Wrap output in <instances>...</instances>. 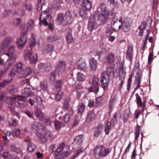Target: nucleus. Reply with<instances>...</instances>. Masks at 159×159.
<instances>
[{"label": "nucleus", "instance_id": "f257e3e1", "mask_svg": "<svg viewBox=\"0 0 159 159\" xmlns=\"http://www.w3.org/2000/svg\"><path fill=\"white\" fill-rule=\"evenodd\" d=\"M112 149L111 148H107L102 144L97 145L94 148L93 154L96 159L105 157L111 152Z\"/></svg>", "mask_w": 159, "mask_h": 159}, {"label": "nucleus", "instance_id": "f03ea898", "mask_svg": "<svg viewBox=\"0 0 159 159\" xmlns=\"http://www.w3.org/2000/svg\"><path fill=\"white\" fill-rule=\"evenodd\" d=\"M39 20V24L40 25H43L45 26L48 24L49 29H53V20L50 15L48 9H46L42 13Z\"/></svg>", "mask_w": 159, "mask_h": 159}, {"label": "nucleus", "instance_id": "7ed1b4c3", "mask_svg": "<svg viewBox=\"0 0 159 159\" xmlns=\"http://www.w3.org/2000/svg\"><path fill=\"white\" fill-rule=\"evenodd\" d=\"M15 47L12 45L8 49L7 52H4V54L9 57L5 63V69L7 70L14 63L16 58V55L15 54Z\"/></svg>", "mask_w": 159, "mask_h": 159}, {"label": "nucleus", "instance_id": "20e7f679", "mask_svg": "<svg viewBox=\"0 0 159 159\" xmlns=\"http://www.w3.org/2000/svg\"><path fill=\"white\" fill-rule=\"evenodd\" d=\"M70 153V146L62 143L57 149L55 157L57 159H61L68 156Z\"/></svg>", "mask_w": 159, "mask_h": 159}, {"label": "nucleus", "instance_id": "39448f33", "mask_svg": "<svg viewBox=\"0 0 159 159\" xmlns=\"http://www.w3.org/2000/svg\"><path fill=\"white\" fill-rule=\"evenodd\" d=\"M7 100L12 101L11 103V104H12L14 101H16V106L20 108H25L28 105L27 102L26 101L25 98L23 96L15 95L13 97L8 98Z\"/></svg>", "mask_w": 159, "mask_h": 159}, {"label": "nucleus", "instance_id": "423d86ee", "mask_svg": "<svg viewBox=\"0 0 159 159\" xmlns=\"http://www.w3.org/2000/svg\"><path fill=\"white\" fill-rule=\"evenodd\" d=\"M101 14L99 16V20L102 22H105L106 20L109 18V11L104 3H102L100 5Z\"/></svg>", "mask_w": 159, "mask_h": 159}, {"label": "nucleus", "instance_id": "0eeeda50", "mask_svg": "<svg viewBox=\"0 0 159 159\" xmlns=\"http://www.w3.org/2000/svg\"><path fill=\"white\" fill-rule=\"evenodd\" d=\"M24 57L25 59L28 60L32 64H35L37 62V55L34 52L32 53L31 49H25L24 51Z\"/></svg>", "mask_w": 159, "mask_h": 159}, {"label": "nucleus", "instance_id": "6e6552de", "mask_svg": "<svg viewBox=\"0 0 159 159\" xmlns=\"http://www.w3.org/2000/svg\"><path fill=\"white\" fill-rule=\"evenodd\" d=\"M27 32H22L21 33L20 37L17 39L16 43L19 49H22L24 46L27 40Z\"/></svg>", "mask_w": 159, "mask_h": 159}, {"label": "nucleus", "instance_id": "1a4fd4ad", "mask_svg": "<svg viewBox=\"0 0 159 159\" xmlns=\"http://www.w3.org/2000/svg\"><path fill=\"white\" fill-rule=\"evenodd\" d=\"M37 135L39 140L42 143L45 142L53 138V134L52 132L49 130L46 131L44 135L38 133Z\"/></svg>", "mask_w": 159, "mask_h": 159}, {"label": "nucleus", "instance_id": "9d476101", "mask_svg": "<svg viewBox=\"0 0 159 159\" xmlns=\"http://www.w3.org/2000/svg\"><path fill=\"white\" fill-rule=\"evenodd\" d=\"M23 65L21 62H19L16 64L14 66L13 70L11 72V76H14L17 74L19 75L23 70Z\"/></svg>", "mask_w": 159, "mask_h": 159}, {"label": "nucleus", "instance_id": "9b49d317", "mask_svg": "<svg viewBox=\"0 0 159 159\" xmlns=\"http://www.w3.org/2000/svg\"><path fill=\"white\" fill-rule=\"evenodd\" d=\"M118 74L119 80L121 81L120 83L119 84V88L120 89L122 87L124 83V80L126 74L125 69L124 68L123 66H120L119 68Z\"/></svg>", "mask_w": 159, "mask_h": 159}, {"label": "nucleus", "instance_id": "f8f14e48", "mask_svg": "<svg viewBox=\"0 0 159 159\" xmlns=\"http://www.w3.org/2000/svg\"><path fill=\"white\" fill-rule=\"evenodd\" d=\"M122 18L121 16L119 19L117 18L116 21H112L111 23V26L113 30L118 31L122 27Z\"/></svg>", "mask_w": 159, "mask_h": 159}, {"label": "nucleus", "instance_id": "ddd939ff", "mask_svg": "<svg viewBox=\"0 0 159 159\" xmlns=\"http://www.w3.org/2000/svg\"><path fill=\"white\" fill-rule=\"evenodd\" d=\"M109 78L107 77L104 72L101 75V82L102 87L104 90H107L108 87V80Z\"/></svg>", "mask_w": 159, "mask_h": 159}, {"label": "nucleus", "instance_id": "4468645a", "mask_svg": "<svg viewBox=\"0 0 159 159\" xmlns=\"http://www.w3.org/2000/svg\"><path fill=\"white\" fill-rule=\"evenodd\" d=\"M131 24V20L129 18L125 19L123 22H122V27L123 31L128 32L130 29Z\"/></svg>", "mask_w": 159, "mask_h": 159}, {"label": "nucleus", "instance_id": "2eb2a0df", "mask_svg": "<svg viewBox=\"0 0 159 159\" xmlns=\"http://www.w3.org/2000/svg\"><path fill=\"white\" fill-rule=\"evenodd\" d=\"M12 39L11 37H7L3 41L2 43V50L4 52H7L8 48H9L10 47L8 48V46L11 44Z\"/></svg>", "mask_w": 159, "mask_h": 159}, {"label": "nucleus", "instance_id": "dca6fc26", "mask_svg": "<svg viewBox=\"0 0 159 159\" xmlns=\"http://www.w3.org/2000/svg\"><path fill=\"white\" fill-rule=\"evenodd\" d=\"M66 66V63L64 61H61L57 64L55 69L56 72L60 74L64 71Z\"/></svg>", "mask_w": 159, "mask_h": 159}, {"label": "nucleus", "instance_id": "f3484780", "mask_svg": "<svg viewBox=\"0 0 159 159\" xmlns=\"http://www.w3.org/2000/svg\"><path fill=\"white\" fill-rule=\"evenodd\" d=\"M98 27L94 17L90 18L88 24V28L89 30L92 31L93 30L96 29Z\"/></svg>", "mask_w": 159, "mask_h": 159}, {"label": "nucleus", "instance_id": "a211bd4d", "mask_svg": "<svg viewBox=\"0 0 159 159\" xmlns=\"http://www.w3.org/2000/svg\"><path fill=\"white\" fill-rule=\"evenodd\" d=\"M133 57V48L132 45L128 46L126 53V59L131 61L132 60Z\"/></svg>", "mask_w": 159, "mask_h": 159}, {"label": "nucleus", "instance_id": "6ab92c4d", "mask_svg": "<svg viewBox=\"0 0 159 159\" xmlns=\"http://www.w3.org/2000/svg\"><path fill=\"white\" fill-rule=\"evenodd\" d=\"M107 53V50L106 48H103L98 52L96 50H94L92 52V54L94 56L98 55L99 58H103L104 56Z\"/></svg>", "mask_w": 159, "mask_h": 159}, {"label": "nucleus", "instance_id": "aec40b11", "mask_svg": "<svg viewBox=\"0 0 159 159\" xmlns=\"http://www.w3.org/2000/svg\"><path fill=\"white\" fill-rule=\"evenodd\" d=\"M76 64L80 70H83L85 69L87 67V65L84 59L81 58L78 60Z\"/></svg>", "mask_w": 159, "mask_h": 159}, {"label": "nucleus", "instance_id": "412c9836", "mask_svg": "<svg viewBox=\"0 0 159 159\" xmlns=\"http://www.w3.org/2000/svg\"><path fill=\"white\" fill-rule=\"evenodd\" d=\"M72 32L71 29L70 28H68L65 30V35L66 38L68 43H70L73 40Z\"/></svg>", "mask_w": 159, "mask_h": 159}, {"label": "nucleus", "instance_id": "4be33fe9", "mask_svg": "<svg viewBox=\"0 0 159 159\" xmlns=\"http://www.w3.org/2000/svg\"><path fill=\"white\" fill-rule=\"evenodd\" d=\"M89 66L92 71L96 70L98 66L97 61L94 58H91L89 61Z\"/></svg>", "mask_w": 159, "mask_h": 159}, {"label": "nucleus", "instance_id": "5701e85b", "mask_svg": "<svg viewBox=\"0 0 159 159\" xmlns=\"http://www.w3.org/2000/svg\"><path fill=\"white\" fill-rule=\"evenodd\" d=\"M151 24V21L150 20H147L146 21L142 22L141 25L139 27V28L146 29L147 31H149L150 27Z\"/></svg>", "mask_w": 159, "mask_h": 159}, {"label": "nucleus", "instance_id": "b1692460", "mask_svg": "<svg viewBox=\"0 0 159 159\" xmlns=\"http://www.w3.org/2000/svg\"><path fill=\"white\" fill-rule=\"evenodd\" d=\"M103 125L102 124H99L95 127L94 129V136L96 137H98L101 133L103 129Z\"/></svg>", "mask_w": 159, "mask_h": 159}, {"label": "nucleus", "instance_id": "393cba45", "mask_svg": "<svg viewBox=\"0 0 159 159\" xmlns=\"http://www.w3.org/2000/svg\"><path fill=\"white\" fill-rule=\"evenodd\" d=\"M36 26L34 20L32 19H29L26 24L27 30H32Z\"/></svg>", "mask_w": 159, "mask_h": 159}, {"label": "nucleus", "instance_id": "a878e982", "mask_svg": "<svg viewBox=\"0 0 159 159\" xmlns=\"http://www.w3.org/2000/svg\"><path fill=\"white\" fill-rule=\"evenodd\" d=\"M25 141L27 142V149L29 152H33L35 148V145L31 142L30 139H25Z\"/></svg>", "mask_w": 159, "mask_h": 159}, {"label": "nucleus", "instance_id": "bb28decb", "mask_svg": "<svg viewBox=\"0 0 159 159\" xmlns=\"http://www.w3.org/2000/svg\"><path fill=\"white\" fill-rule=\"evenodd\" d=\"M105 59L107 60L108 64H112L115 61L114 54L112 52L109 53L105 58Z\"/></svg>", "mask_w": 159, "mask_h": 159}, {"label": "nucleus", "instance_id": "cd10ccee", "mask_svg": "<svg viewBox=\"0 0 159 159\" xmlns=\"http://www.w3.org/2000/svg\"><path fill=\"white\" fill-rule=\"evenodd\" d=\"M32 128L33 129L37 131H39L43 128V125L38 122H34L32 125Z\"/></svg>", "mask_w": 159, "mask_h": 159}, {"label": "nucleus", "instance_id": "c85d7f7f", "mask_svg": "<svg viewBox=\"0 0 159 159\" xmlns=\"http://www.w3.org/2000/svg\"><path fill=\"white\" fill-rule=\"evenodd\" d=\"M82 6L85 9L89 10L92 7V3L89 0H83L82 2Z\"/></svg>", "mask_w": 159, "mask_h": 159}, {"label": "nucleus", "instance_id": "c756f323", "mask_svg": "<svg viewBox=\"0 0 159 159\" xmlns=\"http://www.w3.org/2000/svg\"><path fill=\"white\" fill-rule=\"evenodd\" d=\"M116 98L115 95H112L109 100L108 107L110 110L114 107L116 102Z\"/></svg>", "mask_w": 159, "mask_h": 159}, {"label": "nucleus", "instance_id": "7c9ffc66", "mask_svg": "<svg viewBox=\"0 0 159 159\" xmlns=\"http://www.w3.org/2000/svg\"><path fill=\"white\" fill-rule=\"evenodd\" d=\"M22 93L25 96L30 97L34 95L33 92L31 91L30 89L28 87L25 88L22 91Z\"/></svg>", "mask_w": 159, "mask_h": 159}, {"label": "nucleus", "instance_id": "2f4dec72", "mask_svg": "<svg viewBox=\"0 0 159 159\" xmlns=\"http://www.w3.org/2000/svg\"><path fill=\"white\" fill-rule=\"evenodd\" d=\"M104 102V99L103 97L100 96L97 97L95 100V106L96 107H100L103 104Z\"/></svg>", "mask_w": 159, "mask_h": 159}, {"label": "nucleus", "instance_id": "473e14b6", "mask_svg": "<svg viewBox=\"0 0 159 159\" xmlns=\"http://www.w3.org/2000/svg\"><path fill=\"white\" fill-rule=\"evenodd\" d=\"M63 108L66 112H70L73 114V110L71 107L69 106V103L67 101H65L63 105Z\"/></svg>", "mask_w": 159, "mask_h": 159}, {"label": "nucleus", "instance_id": "72a5a7b5", "mask_svg": "<svg viewBox=\"0 0 159 159\" xmlns=\"http://www.w3.org/2000/svg\"><path fill=\"white\" fill-rule=\"evenodd\" d=\"M58 21L61 25H66L67 23L65 20L64 16L63 14H60L57 18Z\"/></svg>", "mask_w": 159, "mask_h": 159}, {"label": "nucleus", "instance_id": "f704fd0d", "mask_svg": "<svg viewBox=\"0 0 159 159\" xmlns=\"http://www.w3.org/2000/svg\"><path fill=\"white\" fill-rule=\"evenodd\" d=\"M114 68L112 67H108L107 69L106 72H105L106 75L107 77L109 78V77L112 75L114 77Z\"/></svg>", "mask_w": 159, "mask_h": 159}, {"label": "nucleus", "instance_id": "c9c22d12", "mask_svg": "<svg viewBox=\"0 0 159 159\" xmlns=\"http://www.w3.org/2000/svg\"><path fill=\"white\" fill-rule=\"evenodd\" d=\"M54 47L52 44H48L44 46L43 51V53H48L52 51Z\"/></svg>", "mask_w": 159, "mask_h": 159}, {"label": "nucleus", "instance_id": "e433bc0d", "mask_svg": "<svg viewBox=\"0 0 159 159\" xmlns=\"http://www.w3.org/2000/svg\"><path fill=\"white\" fill-rule=\"evenodd\" d=\"M100 85H92L89 89V92H94L97 93L99 90V87Z\"/></svg>", "mask_w": 159, "mask_h": 159}, {"label": "nucleus", "instance_id": "4c0bfd02", "mask_svg": "<svg viewBox=\"0 0 159 159\" xmlns=\"http://www.w3.org/2000/svg\"><path fill=\"white\" fill-rule=\"evenodd\" d=\"M40 87L41 89L43 91L47 90L48 88V83L46 80H43L40 82Z\"/></svg>", "mask_w": 159, "mask_h": 159}, {"label": "nucleus", "instance_id": "58836bf2", "mask_svg": "<svg viewBox=\"0 0 159 159\" xmlns=\"http://www.w3.org/2000/svg\"><path fill=\"white\" fill-rule=\"evenodd\" d=\"M83 136L81 135H79L77 136L74 139L73 143L75 144L80 145L82 143Z\"/></svg>", "mask_w": 159, "mask_h": 159}, {"label": "nucleus", "instance_id": "ea45409f", "mask_svg": "<svg viewBox=\"0 0 159 159\" xmlns=\"http://www.w3.org/2000/svg\"><path fill=\"white\" fill-rule=\"evenodd\" d=\"M111 129V124L109 121H107L105 123V131L106 134H108L110 131Z\"/></svg>", "mask_w": 159, "mask_h": 159}, {"label": "nucleus", "instance_id": "a19ab883", "mask_svg": "<svg viewBox=\"0 0 159 159\" xmlns=\"http://www.w3.org/2000/svg\"><path fill=\"white\" fill-rule=\"evenodd\" d=\"M64 15L67 23L71 20L72 18V15L70 11H67Z\"/></svg>", "mask_w": 159, "mask_h": 159}, {"label": "nucleus", "instance_id": "79ce46f5", "mask_svg": "<svg viewBox=\"0 0 159 159\" xmlns=\"http://www.w3.org/2000/svg\"><path fill=\"white\" fill-rule=\"evenodd\" d=\"M60 3L59 0H53L52 2V7L54 9L58 8L60 6Z\"/></svg>", "mask_w": 159, "mask_h": 159}, {"label": "nucleus", "instance_id": "37998d69", "mask_svg": "<svg viewBox=\"0 0 159 159\" xmlns=\"http://www.w3.org/2000/svg\"><path fill=\"white\" fill-rule=\"evenodd\" d=\"M85 108V106L84 104L80 103L78 106V113L80 115L82 114Z\"/></svg>", "mask_w": 159, "mask_h": 159}, {"label": "nucleus", "instance_id": "c03bdc74", "mask_svg": "<svg viewBox=\"0 0 159 159\" xmlns=\"http://www.w3.org/2000/svg\"><path fill=\"white\" fill-rule=\"evenodd\" d=\"M39 69L42 71H47L48 66L46 64L41 63L38 66Z\"/></svg>", "mask_w": 159, "mask_h": 159}, {"label": "nucleus", "instance_id": "a18cd8bd", "mask_svg": "<svg viewBox=\"0 0 159 159\" xmlns=\"http://www.w3.org/2000/svg\"><path fill=\"white\" fill-rule=\"evenodd\" d=\"M80 15L83 19L87 20L88 18V16L85 10L83 9H80L79 11Z\"/></svg>", "mask_w": 159, "mask_h": 159}, {"label": "nucleus", "instance_id": "49530a36", "mask_svg": "<svg viewBox=\"0 0 159 159\" xmlns=\"http://www.w3.org/2000/svg\"><path fill=\"white\" fill-rule=\"evenodd\" d=\"M95 116V114L93 111H90L88 114L86 118V121L89 122L93 120L94 119Z\"/></svg>", "mask_w": 159, "mask_h": 159}, {"label": "nucleus", "instance_id": "de8ad7c7", "mask_svg": "<svg viewBox=\"0 0 159 159\" xmlns=\"http://www.w3.org/2000/svg\"><path fill=\"white\" fill-rule=\"evenodd\" d=\"M73 115V114H71L70 112H66L63 118V120L64 122L67 123L69 122L70 120L71 116Z\"/></svg>", "mask_w": 159, "mask_h": 159}, {"label": "nucleus", "instance_id": "09e8293b", "mask_svg": "<svg viewBox=\"0 0 159 159\" xmlns=\"http://www.w3.org/2000/svg\"><path fill=\"white\" fill-rule=\"evenodd\" d=\"M85 78V76L83 74L78 72L77 74V80L79 81H84Z\"/></svg>", "mask_w": 159, "mask_h": 159}, {"label": "nucleus", "instance_id": "8fccbe9b", "mask_svg": "<svg viewBox=\"0 0 159 159\" xmlns=\"http://www.w3.org/2000/svg\"><path fill=\"white\" fill-rule=\"evenodd\" d=\"M8 90L11 93H13L17 91L18 88L16 86L11 85L9 87Z\"/></svg>", "mask_w": 159, "mask_h": 159}, {"label": "nucleus", "instance_id": "3c124183", "mask_svg": "<svg viewBox=\"0 0 159 159\" xmlns=\"http://www.w3.org/2000/svg\"><path fill=\"white\" fill-rule=\"evenodd\" d=\"M129 111L128 110H125L123 114L124 121V122H126L129 118Z\"/></svg>", "mask_w": 159, "mask_h": 159}, {"label": "nucleus", "instance_id": "603ef678", "mask_svg": "<svg viewBox=\"0 0 159 159\" xmlns=\"http://www.w3.org/2000/svg\"><path fill=\"white\" fill-rule=\"evenodd\" d=\"M63 95V92L62 91L59 92L56 95L55 99L57 101H60L62 98Z\"/></svg>", "mask_w": 159, "mask_h": 159}, {"label": "nucleus", "instance_id": "864d4df0", "mask_svg": "<svg viewBox=\"0 0 159 159\" xmlns=\"http://www.w3.org/2000/svg\"><path fill=\"white\" fill-rule=\"evenodd\" d=\"M117 114L116 112H115L113 115V117L111 119V122L113 125H115L117 124Z\"/></svg>", "mask_w": 159, "mask_h": 159}, {"label": "nucleus", "instance_id": "5fc2aeb1", "mask_svg": "<svg viewBox=\"0 0 159 159\" xmlns=\"http://www.w3.org/2000/svg\"><path fill=\"white\" fill-rule=\"evenodd\" d=\"M140 134V128L139 125H137L135 129L134 134L135 135V139L137 140L138 139Z\"/></svg>", "mask_w": 159, "mask_h": 159}, {"label": "nucleus", "instance_id": "6e6d98bb", "mask_svg": "<svg viewBox=\"0 0 159 159\" xmlns=\"http://www.w3.org/2000/svg\"><path fill=\"white\" fill-rule=\"evenodd\" d=\"M54 126L56 130H59L62 126V124L60 122L56 120L55 122Z\"/></svg>", "mask_w": 159, "mask_h": 159}, {"label": "nucleus", "instance_id": "4d7b16f0", "mask_svg": "<svg viewBox=\"0 0 159 159\" xmlns=\"http://www.w3.org/2000/svg\"><path fill=\"white\" fill-rule=\"evenodd\" d=\"M107 2L111 5H112L114 7L117 8L118 7V5L114 0H107Z\"/></svg>", "mask_w": 159, "mask_h": 159}, {"label": "nucleus", "instance_id": "13d9d810", "mask_svg": "<svg viewBox=\"0 0 159 159\" xmlns=\"http://www.w3.org/2000/svg\"><path fill=\"white\" fill-rule=\"evenodd\" d=\"M59 39V38L58 37H54L52 36H50L48 37V41L51 43H53Z\"/></svg>", "mask_w": 159, "mask_h": 159}, {"label": "nucleus", "instance_id": "bf43d9fd", "mask_svg": "<svg viewBox=\"0 0 159 159\" xmlns=\"http://www.w3.org/2000/svg\"><path fill=\"white\" fill-rule=\"evenodd\" d=\"M20 131L19 129H15L12 131V135L13 136H17L20 134Z\"/></svg>", "mask_w": 159, "mask_h": 159}, {"label": "nucleus", "instance_id": "052dcab7", "mask_svg": "<svg viewBox=\"0 0 159 159\" xmlns=\"http://www.w3.org/2000/svg\"><path fill=\"white\" fill-rule=\"evenodd\" d=\"M29 43L30 46L32 47L35 45L36 44V42L34 38L33 37H31L30 40L29 41Z\"/></svg>", "mask_w": 159, "mask_h": 159}, {"label": "nucleus", "instance_id": "680f3d73", "mask_svg": "<svg viewBox=\"0 0 159 159\" xmlns=\"http://www.w3.org/2000/svg\"><path fill=\"white\" fill-rule=\"evenodd\" d=\"M132 75H131L127 81V89L129 90L131 85L132 79Z\"/></svg>", "mask_w": 159, "mask_h": 159}, {"label": "nucleus", "instance_id": "e2e57ef3", "mask_svg": "<svg viewBox=\"0 0 159 159\" xmlns=\"http://www.w3.org/2000/svg\"><path fill=\"white\" fill-rule=\"evenodd\" d=\"M11 150L12 151L17 153H19L20 151L19 148L13 145H12L11 146Z\"/></svg>", "mask_w": 159, "mask_h": 159}, {"label": "nucleus", "instance_id": "0e129e2a", "mask_svg": "<svg viewBox=\"0 0 159 159\" xmlns=\"http://www.w3.org/2000/svg\"><path fill=\"white\" fill-rule=\"evenodd\" d=\"M21 20L20 19L16 18L15 19L13 22V25L15 26H17L21 23Z\"/></svg>", "mask_w": 159, "mask_h": 159}, {"label": "nucleus", "instance_id": "69168bd1", "mask_svg": "<svg viewBox=\"0 0 159 159\" xmlns=\"http://www.w3.org/2000/svg\"><path fill=\"white\" fill-rule=\"evenodd\" d=\"M25 70V71H27V72L25 73L24 74V76H27L31 73L32 70L31 69L30 67L28 66L27 67Z\"/></svg>", "mask_w": 159, "mask_h": 159}, {"label": "nucleus", "instance_id": "338daca9", "mask_svg": "<svg viewBox=\"0 0 159 159\" xmlns=\"http://www.w3.org/2000/svg\"><path fill=\"white\" fill-rule=\"evenodd\" d=\"M92 85H100L99 79L97 77H94L92 80Z\"/></svg>", "mask_w": 159, "mask_h": 159}, {"label": "nucleus", "instance_id": "774afa93", "mask_svg": "<svg viewBox=\"0 0 159 159\" xmlns=\"http://www.w3.org/2000/svg\"><path fill=\"white\" fill-rule=\"evenodd\" d=\"M3 157L4 159H10L11 157V156L7 152L4 153Z\"/></svg>", "mask_w": 159, "mask_h": 159}]
</instances>
